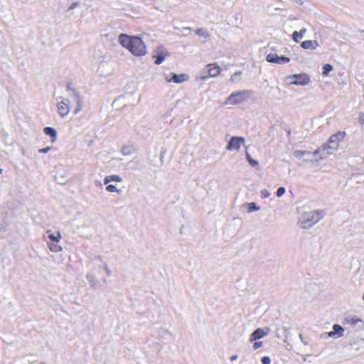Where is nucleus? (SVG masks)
Masks as SVG:
<instances>
[{
	"mask_svg": "<svg viewBox=\"0 0 364 364\" xmlns=\"http://www.w3.org/2000/svg\"><path fill=\"white\" fill-rule=\"evenodd\" d=\"M106 190H107V191H108L109 193L118 192L116 186L112 184L107 185L106 186Z\"/></svg>",
	"mask_w": 364,
	"mask_h": 364,
	"instance_id": "obj_24",
	"label": "nucleus"
},
{
	"mask_svg": "<svg viewBox=\"0 0 364 364\" xmlns=\"http://www.w3.org/2000/svg\"><path fill=\"white\" fill-rule=\"evenodd\" d=\"M248 92L246 90L232 93L226 100L225 104L236 105L245 100Z\"/></svg>",
	"mask_w": 364,
	"mask_h": 364,
	"instance_id": "obj_3",
	"label": "nucleus"
},
{
	"mask_svg": "<svg viewBox=\"0 0 364 364\" xmlns=\"http://www.w3.org/2000/svg\"><path fill=\"white\" fill-rule=\"evenodd\" d=\"M48 247H49V249L53 252H58L60 250V247L59 245H58L57 243H55V242H54V243L48 242Z\"/></svg>",
	"mask_w": 364,
	"mask_h": 364,
	"instance_id": "obj_20",
	"label": "nucleus"
},
{
	"mask_svg": "<svg viewBox=\"0 0 364 364\" xmlns=\"http://www.w3.org/2000/svg\"><path fill=\"white\" fill-rule=\"evenodd\" d=\"M244 142L245 139L243 137L233 136L228 143L226 149L228 151L238 150Z\"/></svg>",
	"mask_w": 364,
	"mask_h": 364,
	"instance_id": "obj_7",
	"label": "nucleus"
},
{
	"mask_svg": "<svg viewBox=\"0 0 364 364\" xmlns=\"http://www.w3.org/2000/svg\"><path fill=\"white\" fill-rule=\"evenodd\" d=\"M345 136V132H338L335 134H333L330 137L328 144L323 145L314 151V154L316 155L320 154L321 155L319 159H323L326 157L328 155L331 154V151H329V149H336L339 145V143L343 140Z\"/></svg>",
	"mask_w": 364,
	"mask_h": 364,
	"instance_id": "obj_2",
	"label": "nucleus"
},
{
	"mask_svg": "<svg viewBox=\"0 0 364 364\" xmlns=\"http://www.w3.org/2000/svg\"><path fill=\"white\" fill-rule=\"evenodd\" d=\"M267 62L275 64H285L290 61V58L286 56H279L275 53H270L267 57Z\"/></svg>",
	"mask_w": 364,
	"mask_h": 364,
	"instance_id": "obj_6",
	"label": "nucleus"
},
{
	"mask_svg": "<svg viewBox=\"0 0 364 364\" xmlns=\"http://www.w3.org/2000/svg\"><path fill=\"white\" fill-rule=\"evenodd\" d=\"M333 67L331 64L326 63L323 66L322 74L323 75H328V74L332 70Z\"/></svg>",
	"mask_w": 364,
	"mask_h": 364,
	"instance_id": "obj_19",
	"label": "nucleus"
},
{
	"mask_svg": "<svg viewBox=\"0 0 364 364\" xmlns=\"http://www.w3.org/2000/svg\"><path fill=\"white\" fill-rule=\"evenodd\" d=\"M306 32V29H302L299 32L298 31H294L293 33H292V38L293 40L298 43L299 42L300 39L302 38L303 37V34Z\"/></svg>",
	"mask_w": 364,
	"mask_h": 364,
	"instance_id": "obj_17",
	"label": "nucleus"
},
{
	"mask_svg": "<svg viewBox=\"0 0 364 364\" xmlns=\"http://www.w3.org/2000/svg\"><path fill=\"white\" fill-rule=\"evenodd\" d=\"M2 173V169H1V168H0V173Z\"/></svg>",
	"mask_w": 364,
	"mask_h": 364,
	"instance_id": "obj_32",
	"label": "nucleus"
},
{
	"mask_svg": "<svg viewBox=\"0 0 364 364\" xmlns=\"http://www.w3.org/2000/svg\"><path fill=\"white\" fill-rule=\"evenodd\" d=\"M81 109V107L79 106L75 111V113L76 114L77 112H78Z\"/></svg>",
	"mask_w": 364,
	"mask_h": 364,
	"instance_id": "obj_31",
	"label": "nucleus"
},
{
	"mask_svg": "<svg viewBox=\"0 0 364 364\" xmlns=\"http://www.w3.org/2000/svg\"><path fill=\"white\" fill-rule=\"evenodd\" d=\"M285 193V188L284 187H279L277 191V196L281 197Z\"/></svg>",
	"mask_w": 364,
	"mask_h": 364,
	"instance_id": "obj_25",
	"label": "nucleus"
},
{
	"mask_svg": "<svg viewBox=\"0 0 364 364\" xmlns=\"http://www.w3.org/2000/svg\"><path fill=\"white\" fill-rule=\"evenodd\" d=\"M50 149V147H46L39 150L41 153H46Z\"/></svg>",
	"mask_w": 364,
	"mask_h": 364,
	"instance_id": "obj_29",
	"label": "nucleus"
},
{
	"mask_svg": "<svg viewBox=\"0 0 364 364\" xmlns=\"http://www.w3.org/2000/svg\"><path fill=\"white\" fill-rule=\"evenodd\" d=\"M171 79L168 80V82H173L175 83H181L186 81L188 79V76L186 74H179L177 75L176 73H172Z\"/></svg>",
	"mask_w": 364,
	"mask_h": 364,
	"instance_id": "obj_9",
	"label": "nucleus"
},
{
	"mask_svg": "<svg viewBox=\"0 0 364 364\" xmlns=\"http://www.w3.org/2000/svg\"><path fill=\"white\" fill-rule=\"evenodd\" d=\"M58 111L62 117L66 116L69 112V107L68 103L61 101L58 104Z\"/></svg>",
	"mask_w": 364,
	"mask_h": 364,
	"instance_id": "obj_10",
	"label": "nucleus"
},
{
	"mask_svg": "<svg viewBox=\"0 0 364 364\" xmlns=\"http://www.w3.org/2000/svg\"><path fill=\"white\" fill-rule=\"evenodd\" d=\"M266 335L264 331L262 328L256 329L250 336V341L251 342L255 341L257 339L263 338Z\"/></svg>",
	"mask_w": 364,
	"mask_h": 364,
	"instance_id": "obj_11",
	"label": "nucleus"
},
{
	"mask_svg": "<svg viewBox=\"0 0 364 364\" xmlns=\"http://www.w3.org/2000/svg\"><path fill=\"white\" fill-rule=\"evenodd\" d=\"M347 323H350L351 325H355L359 322H361V320L356 318L355 316H348L345 318Z\"/></svg>",
	"mask_w": 364,
	"mask_h": 364,
	"instance_id": "obj_18",
	"label": "nucleus"
},
{
	"mask_svg": "<svg viewBox=\"0 0 364 364\" xmlns=\"http://www.w3.org/2000/svg\"><path fill=\"white\" fill-rule=\"evenodd\" d=\"M290 83L295 85H306L310 82L309 76L306 73L294 74L288 77Z\"/></svg>",
	"mask_w": 364,
	"mask_h": 364,
	"instance_id": "obj_4",
	"label": "nucleus"
},
{
	"mask_svg": "<svg viewBox=\"0 0 364 364\" xmlns=\"http://www.w3.org/2000/svg\"><path fill=\"white\" fill-rule=\"evenodd\" d=\"M48 237L52 242L58 243L60 235V233L58 234V236H55L53 234H49Z\"/></svg>",
	"mask_w": 364,
	"mask_h": 364,
	"instance_id": "obj_23",
	"label": "nucleus"
},
{
	"mask_svg": "<svg viewBox=\"0 0 364 364\" xmlns=\"http://www.w3.org/2000/svg\"><path fill=\"white\" fill-rule=\"evenodd\" d=\"M301 48L304 49H315L318 46L316 41H304L301 44Z\"/></svg>",
	"mask_w": 364,
	"mask_h": 364,
	"instance_id": "obj_12",
	"label": "nucleus"
},
{
	"mask_svg": "<svg viewBox=\"0 0 364 364\" xmlns=\"http://www.w3.org/2000/svg\"><path fill=\"white\" fill-rule=\"evenodd\" d=\"M208 77H215L218 76L221 73L220 67L216 63H210L206 65Z\"/></svg>",
	"mask_w": 364,
	"mask_h": 364,
	"instance_id": "obj_8",
	"label": "nucleus"
},
{
	"mask_svg": "<svg viewBox=\"0 0 364 364\" xmlns=\"http://www.w3.org/2000/svg\"><path fill=\"white\" fill-rule=\"evenodd\" d=\"M122 180V178L118 175H110V176H107L104 178V183L107 184L110 181L121 182Z\"/></svg>",
	"mask_w": 364,
	"mask_h": 364,
	"instance_id": "obj_15",
	"label": "nucleus"
},
{
	"mask_svg": "<svg viewBox=\"0 0 364 364\" xmlns=\"http://www.w3.org/2000/svg\"><path fill=\"white\" fill-rule=\"evenodd\" d=\"M119 43L136 57L144 56L147 53L146 44L139 36L121 33Z\"/></svg>",
	"mask_w": 364,
	"mask_h": 364,
	"instance_id": "obj_1",
	"label": "nucleus"
},
{
	"mask_svg": "<svg viewBox=\"0 0 364 364\" xmlns=\"http://www.w3.org/2000/svg\"><path fill=\"white\" fill-rule=\"evenodd\" d=\"M236 359H237V355H232V356L230 358V360H231L232 361H233V360H236Z\"/></svg>",
	"mask_w": 364,
	"mask_h": 364,
	"instance_id": "obj_30",
	"label": "nucleus"
},
{
	"mask_svg": "<svg viewBox=\"0 0 364 364\" xmlns=\"http://www.w3.org/2000/svg\"><path fill=\"white\" fill-rule=\"evenodd\" d=\"M333 331H331L328 333V336L330 337L333 336L336 333L338 334V336H342L343 335L344 329L342 326L338 324H334L333 326Z\"/></svg>",
	"mask_w": 364,
	"mask_h": 364,
	"instance_id": "obj_14",
	"label": "nucleus"
},
{
	"mask_svg": "<svg viewBox=\"0 0 364 364\" xmlns=\"http://www.w3.org/2000/svg\"><path fill=\"white\" fill-rule=\"evenodd\" d=\"M259 208L258 206H257L255 203H248V211L249 212H252V211L258 210Z\"/></svg>",
	"mask_w": 364,
	"mask_h": 364,
	"instance_id": "obj_22",
	"label": "nucleus"
},
{
	"mask_svg": "<svg viewBox=\"0 0 364 364\" xmlns=\"http://www.w3.org/2000/svg\"><path fill=\"white\" fill-rule=\"evenodd\" d=\"M43 132H44V133L46 135H48V136H50L51 141L53 143L56 141V139H57V132H56V131L53 128L49 127H45L44 129H43Z\"/></svg>",
	"mask_w": 364,
	"mask_h": 364,
	"instance_id": "obj_13",
	"label": "nucleus"
},
{
	"mask_svg": "<svg viewBox=\"0 0 364 364\" xmlns=\"http://www.w3.org/2000/svg\"><path fill=\"white\" fill-rule=\"evenodd\" d=\"M359 122L362 127H364V114H361L359 117Z\"/></svg>",
	"mask_w": 364,
	"mask_h": 364,
	"instance_id": "obj_28",
	"label": "nucleus"
},
{
	"mask_svg": "<svg viewBox=\"0 0 364 364\" xmlns=\"http://www.w3.org/2000/svg\"><path fill=\"white\" fill-rule=\"evenodd\" d=\"M261 361L263 364H269L271 360L269 357L264 356L262 358Z\"/></svg>",
	"mask_w": 364,
	"mask_h": 364,
	"instance_id": "obj_26",
	"label": "nucleus"
},
{
	"mask_svg": "<svg viewBox=\"0 0 364 364\" xmlns=\"http://www.w3.org/2000/svg\"><path fill=\"white\" fill-rule=\"evenodd\" d=\"M312 154L314 157L316 156L317 154L314 155V152L306 151H301V150H296L294 152V156L297 159H301L305 155H311Z\"/></svg>",
	"mask_w": 364,
	"mask_h": 364,
	"instance_id": "obj_16",
	"label": "nucleus"
},
{
	"mask_svg": "<svg viewBox=\"0 0 364 364\" xmlns=\"http://www.w3.org/2000/svg\"><path fill=\"white\" fill-rule=\"evenodd\" d=\"M170 56V53L163 46L158 47L153 55V58H155V64H161L166 58Z\"/></svg>",
	"mask_w": 364,
	"mask_h": 364,
	"instance_id": "obj_5",
	"label": "nucleus"
},
{
	"mask_svg": "<svg viewBox=\"0 0 364 364\" xmlns=\"http://www.w3.org/2000/svg\"><path fill=\"white\" fill-rule=\"evenodd\" d=\"M262 346V341H256V342H255V343L253 345V348H254L255 350H257L259 348H260Z\"/></svg>",
	"mask_w": 364,
	"mask_h": 364,
	"instance_id": "obj_27",
	"label": "nucleus"
},
{
	"mask_svg": "<svg viewBox=\"0 0 364 364\" xmlns=\"http://www.w3.org/2000/svg\"><path fill=\"white\" fill-rule=\"evenodd\" d=\"M246 156H247V159L248 161V162L250 163V164L252 166H257L258 164V162L254 159H252L251 157H250V155L246 152Z\"/></svg>",
	"mask_w": 364,
	"mask_h": 364,
	"instance_id": "obj_21",
	"label": "nucleus"
}]
</instances>
